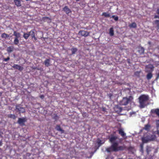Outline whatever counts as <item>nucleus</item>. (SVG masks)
I'll use <instances>...</instances> for the list:
<instances>
[{
  "mask_svg": "<svg viewBox=\"0 0 159 159\" xmlns=\"http://www.w3.org/2000/svg\"><path fill=\"white\" fill-rule=\"evenodd\" d=\"M117 139V137L113 135H111L109 138V141L112 144L110 147L106 148V151L107 152H117L119 150V147H118V143L115 142Z\"/></svg>",
  "mask_w": 159,
  "mask_h": 159,
  "instance_id": "1",
  "label": "nucleus"
},
{
  "mask_svg": "<svg viewBox=\"0 0 159 159\" xmlns=\"http://www.w3.org/2000/svg\"><path fill=\"white\" fill-rule=\"evenodd\" d=\"M140 108H143L146 106L147 102L149 99L148 95H142L139 98Z\"/></svg>",
  "mask_w": 159,
  "mask_h": 159,
  "instance_id": "2",
  "label": "nucleus"
},
{
  "mask_svg": "<svg viewBox=\"0 0 159 159\" xmlns=\"http://www.w3.org/2000/svg\"><path fill=\"white\" fill-rule=\"evenodd\" d=\"M133 97L132 96H130L128 98L124 97L122 100L120 101V105H126L130 102L133 99Z\"/></svg>",
  "mask_w": 159,
  "mask_h": 159,
  "instance_id": "3",
  "label": "nucleus"
},
{
  "mask_svg": "<svg viewBox=\"0 0 159 159\" xmlns=\"http://www.w3.org/2000/svg\"><path fill=\"white\" fill-rule=\"evenodd\" d=\"M152 136V135L151 136H150L149 135H147L145 137H142L141 139L142 142V143L144 144V143H147L149 141L152 140L153 139L151 138Z\"/></svg>",
  "mask_w": 159,
  "mask_h": 159,
  "instance_id": "4",
  "label": "nucleus"
},
{
  "mask_svg": "<svg viewBox=\"0 0 159 159\" xmlns=\"http://www.w3.org/2000/svg\"><path fill=\"white\" fill-rule=\"evenodd\" d=\"M78 34L82 36L86 37L88 36L89 35V32L87 31L81 30L79 31Z\"/></svg>",
  "mask_w": 159,
  "mask_h": 159,
  "instance_id": "5",
  "label": "nucleus"
},
{
  "mask_svg": "<svg viewBox=\"0 0 159 159\" xmlns=\"http://www.w3.org/2000/svg\"><path fill=\"white\" fill-rule=\"evenodd\" d=\"M26 120H27L25 118H19L17 122L20 125L24 126L25 125V123Z\"/></svg>",
  "mask_w": 159,
  "mask_h": 159,
  "instance_id": "6",
  "label": "nucleus"
},
{
  "mask_svg": "<svg viewBox=\"0 0 159 159\" xmlns=\"http://www.w3.org/2000/svg\"><path fill=\"white\" fill-rule=\"evenodd\" d=\"M120 135L124 139H126L127 138V137L126 136V133L123 131V129L120 128Z\"/></svg>",
  "mask_w": 159,
  "mask_h": 159,
  "instance_id": "7",
  "label": "nucleus"
},
{
  "mask_svg": "<svg viewBox=\"0 0 159 159\" xmlns=\"http://www.w3.org/2000/svg\"><path fill=\"white\" fill-rule=\"evenodd\" d=\"M12 67L14 69L18 70L20 71H22L24 69V67L23 66L17 64H14L13 66H12Z\"/></svg>",
  "mask_w": 159,
  "mask_h": 159,
  "instance_id": "8",
  "label": "nucleus"
},
{
  "mask_svg": "<svg viewBox=\"0 0 159 159\" xmlns=\"http://www.w3.org/2000/svg\"><path fill=\"white\" fill-rule=\"evenodd\" d=\"M35 30L34 29L31 30L29 32V34L30 36H31L32 39L34 38L35 40H36L37 39L35 36Z\"/></svg>",
  "mask_w": 159,
  "mask_h": 159,
  "instance_id": "9",
  "label": "nucleus"
},
{
  "mask_svg": "<svg viewBox=\"0 0 159 159\" xmlns=\"http://www.w3.org/2000/svg\"><path fill=\"white\" fill-rule=\"evenodd\" d=\"M16 109L17 110L20 112L24 113L25 112V109L24 107H21L20 105H16Z\"/></svg>",
  "mask_w": 159,
  "mask_h": 159,
  "instance_id": "10",
  "label": "nucleus"
},
{
  "mask_svg": "<svg viewBox=\"0 0 159 159\" xmlns=\"http://www.w3.org/2000/svg\"><path fill=\"white\" fill-rule=\"evenodd\" d=\"M152 114H156L159 117V109H152L151 111Z\"/></svg>",
  "mask_w": 159,
  "mask_h": 159,
  "instance_id": "11",
  "label": "nucleus"
},
{
  "mask_svg": "<svg viewBox=\"0 0 159 159\" xmlns=\"http://www.w3.org/2000/svg\"><path fill=\"white\" fill-rule=\"evenodd\" d=\"M55 129L57 131H60L61 134L64 133V130L61 128L60 126L59 125H57L56 126Z\"/></svg>",
  "mask_w": 159,
  "mask_h": 159,
  "instance_id": "12",
  "label": "nucleus"
},
{
  "mask_svg": "<svg viewBox=\"0 0 159 159\" xmlns=\"http://www.w3.org/2000/svg\"><path fill=\"white\" fill-rule=\"evenodd\" d=\"M63 10L66 12V14H68L71 12L70 10L67 6H65L63 8Z\"/></svg>",
  "mask_w": 159,
  "mask_h": 159,
  "instance_id": "13",
  "label": "nucleus"
},
{
  "mask_svg": "<svg viewBox=\"0 0 159 159\" xmlns=\"http://www.w3.org/2000/svg\"><path fill=\"white\" fill-rule=\"evenodd\" d=\"M14 49V47L13 46H11L7 48V51L8 53H10L12 52Z\"/></svg>",
  "mask_w": 159,
  "mask_h": 159,
  "instance_id": "14",
  "label": "nucleus"
},
{
  "mask_svg": "<svg viewBox=\"0 0 159 159\" xmlns=\"http://www.w3.org/2000/svg\"><path fill=\"white\" fill-rule=\"evenodd\" d=\"M44 63L45 66L48 67L50 65V59H47L44 61Z\"/></svg>",
  "mask_w": 159,
  "mask_h": 159,
  "instance_id": "15",
  "label": "nucleus"
},
{
  "mask_svg": "<svg viewBox=\"0 0 159 159\" xmlns=\"http://www.w3.org/2000/svg\"><path fill=\"white\" fill-rule=\"evenodd\" d=\"M144 49L143 47H140L138 48V52L140 54H142L144 53Z\"/></svg>",
  "mask_w": 159,
  "mask_h": 159,
  "instance_id": "16",
  "label": "nucleus"
},
{
  "mask_svg": "<svg viewBox=\"0 0 159 159\" xmlns=\"http://www.w3.org/2000/svg\"><path fill=\"white\" fill-rule=\"evenodd\" d=\"M15 4L17 7H19L21 6L20 1V0H14Z\"/></svg>",
  "mask_w": 159,
  "mask_h": 159,
  "instance_id": "17",
  "label": "nucleus"
},
{
  "mask_svg": "<svg viewBox=\"0 0 159 159\" xmlns=\"http://www.w3.org/2000/svg\"><path fill=\"white\" fill-rule=\"evenodd\" d=\"M152 147L149 146H147L146 147V151L147 152V154H149V153L152 151Z\"/></svg>",
  "mask_w": 159,
  "mask_h": 159,
  "instance_id": "18",
  "label": "nucleus"
},
{
  "mask_svg": "<svg viewBox=\"0 0 159 159\" xmlns=\"http://www.w3.org/2000/svg\"><path fill=\"white\" fill-rule=\"evenodd\" d=\"M129 27L130 28H135L137 27V25L135 22H133L129 25Z\"/></svg>",
  "mask_w": 159,
  "mask_h": 159,
  "instance_id": "19",
  "label": "nucleus"
},
{
  "mask_svg": "<svg viewBox=\"0 0 159 159\" xmlns=\"http://www.w3.org/2000/svg\"><path fill=\"white\" fill-rule=\"evenodd\" d=\"M102 16H104L105 17H111L110 15L108 12H103L102 13Z\"/></svg>",
  "mask_w": 159,
  "mask_h": 159,
  "instance_id": "20",
  "label": "nucleus"
},
{
  "mask_svg": "<svg viewBox=\"0 0 159 159\" xmlns=\"http://www.w3.org/2000/svg\"><path fill=\"white\" fill-rule=\"evenodd\" d=\"M30 36L29 32L27 33H24L23 37L25 39H27L28 37Z\"/></svg>",
  "mask_w": 159,
  "mask_h": 159,
  "instance_id": "21",
  "label": "nucleus"
},
{
  "mask_svg": "<svg viewBox=\"0 0 159 159\" xmlns=\"http://www.w3.org/2000/svg\"><path fill=\"white\" fill-rule=\"evenodd\" d=\"M9 36L8 34H7L5 33H4L2 34L1 35V37L2 38L6 39L8 38Z\"/></svg>",
  "mask_w": 159,
  "mask_h": 159,
  "instance_id": "22",
  "label": "nucleus"
},
{
  "mask_svg": "<svg viewBox=\"0 0 159 159\" xmlns=\"http://www.w3.org/2000/svg\"><path fill=\"white\" fill-rule=\"evenodd\" d=\"M14 35L16 36V38H18L20 37V33L14 31Z\"/></svg>",
  "mask_w": 159,
  "mask_h": 159,
  "instance_id": "23",
  "label": "nucleus"
},
{
  "mask_svg": "<svg viewBox=\"0 0 159 159\" xmlns=\"http://www.w3.org/2000/svg\"><path fill=\"white\" fill-rule=\"evenodd\" d=\"M109 33L111 36H112L114 35V30L113 28H110Z\"/></svg>",
  "mask_w": 159,
  "mask_h": 159,
  "instance_id": "24",
  "label": "nucleus"
},
{
  "mask_svg": "<svg viewBox=\"0 0 159 159\" xmlns=\"http://www.w3.org/2000/svg\"><path fill=\"white\" fill-rule=\"evenodd\" d=\"M72 52V54H74L77 52V49L76 48H72L71 49Z\"/></svg>",
  "mask_w": 159,
  "mask_h": 159,
  "instance_id": "25",
  "label": "nucleus"
},
{
  "mask_svg": "<svg viewBox=\"0 0 159 159\" xmlns=\"http://www.w3.org/2000/svg\"><path fill=\"white\" fill-rule=\"evenodd\" d=\"M152 77V75L151 73H148L147 75V78L148 80L151 79Z\"/></svg>",
  "mask_w": 159,
  "mask_h": 159,
  "instance_id": "26",
  "label": "nucleus"
},
{
  "mask_svg": "<svg viewBox=\"0 0 159 159\" xmlns=\"http://www.w3.org/2000/svg\"><path fill=\"white\" fill-rule=\"evenodd\" d=\"M150 126L149 124H147L145 125L144 129L146 130H149Z\"/></svg>",
  "mask_w": 159,
  "mask_h": 159,
  "instance_id": "27",
  "label": "nucleus"
},
{
  "mask_svg": "<svg viewBox=\"0 0 159 159\" xmlns=\"http://www.w3.org/2000/svg\"><path fill=\"white\" fill-rule=\"evenodd\" d=\"M127 147L125 145L120 146V150H126Z\"/></svg>",
  "mask_w": 159,
  "mask_h": 159,
  "instance_id": "28",
  "label": "nucleus"
},
{
  "mask_svg": "<svg viewBox=\"0 0 159 159\" xmlns=\"http://www.w3.org/2000/svg\"><path fill=\"white\" fill-rule=\"evenodd\" d=\"M101 142V140L99 138H98L97 139V143L98 144L99 146H100L103 143H102Z\"/></svg>",
  "mask_w": 159,
  "mask_h": 159,
  "instance_id": "29",
  "label": "nucleus"
},
{
  "mask_svg": "<svg viewBox=\"0 0 159 159\" xmlns=\"http://www.w3.org/2000/svg\"><path fill=\"white\" fill-rule=\"evenodd\" d=\"M143 144H144L142 143L140 145V151L142 153L143 152Z\"/></svg>",
  "mask_w": 159,
  "mask_h": 159,
  "instance_id": "30",
  "label": "nucleus"
},
{
  "mask_svg": "<svg viewBox=\"0 0 159 159\" xmlns=\"http://www.w3.org/2000/svg\"><path fill=\"white\" fill-rule=\"evenodd\" d=\"M19 43L18 38H15L14 40V43L15 45H17Z\"/></svg>",
  "mask_w": 159,
  "mask_h": 159,
  "instance_id": "31",
  "label": "nucleus"
},
{
  "mask_svg": "<svg viewBox=\"0 0 159 159\" xmlns=\"http://www.w3.org/2000/svg\"><path fill=\"white\" fill-rule=\"evenodd\" d=\"M42 20L44 21H46L48 20H50V19L48 17H43Z\"/></svg>",
  "mask_w": 159,
  "mask_h": 159,
  "instance_id": "32",
  "label": "nucleus"
},
{
  "mask_svg": "<svg viewBox=\"0 0 159 159\" xmlns=\"http://www.w3.org/2000/svg\"><path fill=\"white\" fill-rule=\"evenodd\" d=\"M8 117L10 118H12L13 119H15L16 118V116L14 114H10L8 115Z\"/></svg>",
  "mask_w": 159,
  "mask_h": 159,
  "instance_id": "33",
  "label": "nucleus"
},
{
  "mask_svg": "<svg viewBox=\"0 0 159 159\" xmlns=\"http://www.w3.org/2000/svg\"><path fill=\"white\" fill-rule=\"evenodd\" d=\"M154 22L155 24L157 25L158 29H159V20H156Z\"/></svg>",
  "mask_w": 159,
  "mask_h": 159,
  "instance_id": "34",
  "label": "nucleus"
},
{
  "mask_svg": "<svg viewBox=\"0 0 159 159\" xmlns=\"http://www.w3.org/2000/svg\"><path fill=\"white\" fill-rule=\"evenodd\" d=\"M110 18H113L116 21L118 20V17L117 16H112L111 17H110Z\"/></svg>",
  "mask_w": 159,
  "mask_h": 159,
  "instance_id": "35",
  "label": "nucleus"
},
{
  "mask_svg": "<svg viewBox=\"0 0 159 159\" xmlns=\"http://www.w3.org/2000/svg\"><path fill=\"white\" fill-rule=\"evenodd\" d=\"M146 67L152 70H153L154 68V66L152 65H150V66H147Z\"/></svg>",
  "mask_w": 159,
  "mask_h": 159,
  "instance_id": "36",
  "label": "nucleus"
},
{
  "mask_svg": "<svg viewBox=\"0 0 159 159\" xmlns=\"http://www.w3.org/2000/svg\"><path fill=\"white\" fill-rule=\"evenodd\" d=\"M156 127L157 129L159 128V120L156 121Z\"/></svg>",
  "mask_w": 159,
  "mask_h": 159,
  "instance_id": "37",
  "label": "nucleus"
},
{
  "mask_svg": "<svg viewBox=\"0 0 159 159\" xmlns=\"http://www.w3.org/2000/svg\"><path fill=\"white\" fill-rule=\"evenodd\" d=\"M10 59V58L9 57H8L7 58H4L3 59V61H9Z\"/></svg>",
  "mask_w": 159,
  "mask_h": 159,
  "instance_id": "38",
  "label": "nucleus"
},
{
  "mask_svg": "<svg viewBox=\"0 0 159 159\" xmlns=\"http://www.w3.org/2000/svg\"><path fill=\"white\" fill-rule=\"evenodd\" d=\"M133 148L131 146H130L128 147H127L126 150H129V151H130V150H132L133 149Z\"/></svg>",
  "mask_w": 159,
  "mask_h": 159,
  "instance_id": "39",
  "label": "nucleus"
},
{
  "mask_svg": "<svg viewBox=\"0 0 159 159\" xmlns=\"http://www.w3.org/2000/svg\"><path fill=\"white\" fill-rule=\"evenodd\" d=\"M127 62L129 64L131 63L130 60L129 59H127Z\"/></svg>",
  "mask_w": 159,
  "mask_h": 159,
  "instance_id": "40",
  "label": "nucleus"
},
{
  "mask_svg": "<svg viewBox=\"0 0 159 159\" xmlns=\"http://www.w3.org/2000/svg\"><path fill=\"white\" fill-rule=\"evenodd\" d=\"M39 97H40V98L41 99H43L44 98V95H40L39 96Z\"/></svg>",
  "mask_w": 159,
  "mask_h": 159,
  "instance_id": "41",
  "label": "nucleus"
},
{
  "mask_svg": "<svg viewBox=\"0 0 159 159\" xmlns=\"http://www.w3.org/2000/svg\"><path fill=\"white\" fill-rule=\"evenodd\" d=\"M154 18H158L159 19V16H158L157 15H155L154 16Z\"/></svg>",
  "mask_w": 159,
  "mask_h": 159,
  "instance_id": "42",
  "label": "nucleus"
},
{
  "mask_svg": "<svg viewBox=\"0 0 159 159\" xmlns=\"http://www.w3.org/2000/svg\"><path fill=\"white\" fill-rule=\"evenodd\" d=\"M156 13L157 14L159 15V8L157 9Z\"/></svg>",
  "mask_w": 159,
  "mask_h": 159,
  "instance_id": "43",
  "label": "nucleus"
},
{
  "mask_svg": "<svg viewBox=\"0 0 159 159\" xmlns=\"http://www.w3.org/2000/svg\"><path fill=\"white\" fill-rule=\"evenodd\" d=\"M156 134L159 136V130L157 129L156 131Z\"/></svg>",
  "mask_w": 159,
  "mask_h": 159,
  "instance_id": "44",
  "label": "nucleus"
},
{
  "mask_svg": "<svg viewBox=\"0 0 159 159\" xmlns=\"http://www.w3.org/2000/svg\"><path fill=\"white\" fill-rule=\"evenodd\" d=\"M159 78V73L157 75V76L156 78L157 79H158Z\"/></svg>",
  "mask_w": 159,
  "mask_h": 159,
  "instance_id": "45",
  "label": "nucleus"
},
{
  "mask_svg": "<svg viewBox=\"0 0 159 159\" xmlns=\"http://www.w3.org/2000/svg\"><path fill=\"white\" fill-rule=\"evenodd\" d=\"M139 72H136L135 73H134V75H136V74H139Z\"/></svg>",
  "mask_w": 159,
  "mask_h": 159,
  "instance_id": "46",
  "label": "nucleus"
},
{
  "mask_svg": "<svg viewBox=\"0 0 159 159\" xmlns=\"http://www.w3.org/2000/svg\"><path fill=\"white\" fill-rule=\"evenodd\" d=\"M148 44L149 45H150L151 44V42H148Z\"/></svg>",
  "mask_w": 159,
  "mask_h": 159,
  "instance_id": "47",
  "label": "nucleus"
},
{
  "mask_svg": "<svg viewBox=\"0 0 159 159\" xmlns=\"http://www.w3.org/2000/svg\"><path fill=\"white\" fill-rule=\"evenodd\" d=\"M2 145V142H0V146H1Z\"/></svg>",
  "mask_w": 159,
  "mask_h": 159,
  "instance_id": "48",
  "label": "nucleus"
},
{
  "mask_svg": "<svg viewBox=\"0 0 159 159\" xmlns=\"http://www.w3.org/2000/svg\"><path fill=\"white\" fill-rule=\"evenodd\" d=\"M120 112L121 111V110H122V108L121 107H120Z\"/></svg>",
  "mask_w": 159,
  "mask_h": 159,
  "instance_id": "49",
  "label": "nucleus"
},
{
  "mask_svg": "<svg viewBox=\"0 0 159 159\" xmlns=\"http://www.w3.org/2000/svg\"><path fill=\"white\" fill-rule=\"evenodd\" d=\"M2 93L0 92V96H1L2 95Z\"/></svg>",
  "mask_w": 159,
  "mask_h": 159,
  "instance_id": "50",
  "label": "nucleus"
},
{
  "mask_svg": "<svg viewBox=\"0 0 159 159\" xmlns=\"http://www.w3.org/2000/svg\"><path fill=\"white\" fill-rule=\"evenodd\" d=\"M118 131L119 132V129H118Z\"/></svg>",
  "mask_w": 159,
  "mask_h": 159,
  "instance_id": "51",
  "label": "nucleus"
},
{
  "mask_svg": "<svg viewBox=\"0 0 159 159\" xmlns=\"http://www.w3.org/2000/svg\"><path fill=\"white\" fill-rule=\"evenodd\" d=\"M120 142L121 141V139H120Z\"/></svg>",
  "mask_w": 159,
  "mask_h": 159,
  "instance_id": "52",
  "label": "nucleus"
},
{
  "mask_svg": "<svg viewBox=\"0 0 159 159\" xmlns=\"http://www.w3.org/2000/svg\"><path fill=\"white\" fill-rule=\"evenodd\" d=\"M132 159V158H129V159Z\"/></svg>",
  "mask_w": 159,
  "mask_h": 159,
  "instance_id": "53",
  "label": "nucleus"
},
{
  "mask_svg": "<svg viewBox=\"0 0 159 159\" xmlns=\"http://www.w3.org/2000/svg\"><path fill=\"white\" fill-rule=\"evenodd\" d=\"M1 150V149L0 148V150Z\"/></svg>",
  "mask_w": 159,
  "mask_h": 159,
  "instance_id": "54",
  "label": "nucleus"
},
{
  "mask_svg": "<svg viewBox=\"0 0 159 159\" xmlns=\"http://www.w3.org/2000/svg\"><path fill=\"white\" fill-rule=\"evenodd\" d=\"M118 159H119V158H118Z\"/></svg>",
  "mask_w": 159,
  "mask_h": 159,
  "instance_id": "55",
  "label": "nucleus"
}]
</instances>
